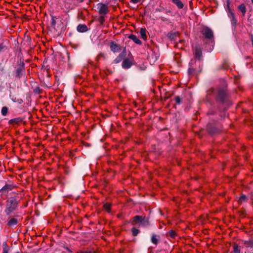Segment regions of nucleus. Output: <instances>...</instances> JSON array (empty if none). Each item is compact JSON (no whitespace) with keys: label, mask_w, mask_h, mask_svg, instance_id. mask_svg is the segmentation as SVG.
<instances>
[{"label":"nucleus","mask_w":253,"mask_h":253,"mask_svg":"<svg viewBox=\"0 0 253 253\" xmlns=\"http://www.w3.org/2000/svg\"><path fill=\"white\" fill-rule=\"evenodd\" d=\"M99 56L103 57V56H104V54L103 53H100V54H99Z\"/></svg>","instance_id":"obj_40"},{"label":"nucleus","mask_w":253,"mask_h":253,"mask_svg":"<svg viewBox=\"0 0 253 253\" xmlns=\"http://www.w3.org/2000/svg\"><path fill=\"white\" fill-rule=\"evenodd\" d=\"M127 203L129 202V201H128V199H127Z\"/></svg>","instance_id":"obj_43"},{"label":"nucleus","mask_w":253,"mask_h":253,"mask_svg":"<svg viewBox=\"0 0 253 253\" xmlns=\"http://www.w3.org/2000/svg\"><path fill=\"white\" fill-rule=\"evenodd\" d=\"M24 63L22 62L15 70V76L17 78H20L23 75V73L24 72Z\"/></svg>","instance_id":"obj_6"},{"label":"nucleus","mask_w":253,"mask_h":253,"mask_svg":"<svg viewBox=\"0 0 253 253\" xmlns=\"http://www.w3.org/2000/svg\"><path fill=\"white\" fill-rule=\"evenodd\" d=\"M169 235L170 237L174 238L176 235V233L174 231L171 230L169 232Z\"/></svg>","instance_id":"obj_32"},{"label":"nucleus","mask_w":253,"mask_h":253,"mask_svg":"<svg viewBox=\"0 0 253 253\" xmlns=\"http://www.w3.org/2000/svg\"><path fill=\"white\" fill-rule=\"evenodd\" d=\"M228 16L230 18L232 25H236L237 23V19L236 18L235 14L234 13L232 10H229L227 11Z\"/></svg>","instance_id":"obj_9"},{"label":"nucleus","mask_w":253,"mask_h":253,"mask_svg":"<svg viewBox=\"0 0 253 253\" xmlns=\"http://www.w3.org/2000/svg\"><path fill=\"white\" fill-rule=\"evenodd\" d=\"M10 248L8 246L6 242H4L2 243V251L3 253H8Z\"/></svg>","instance_id":"obj_18"},{"label":"nucleus","mask_w":253,"mask_h":253,"mask_svg":"<svg viewBox=\"0 0 253 253\" xmlns=\"http://www.w3.org/2000/svg\"><path fill=\"white\" fill-rule=\"evenodd\" d=\"M234 253H240V249L237 245H235L233 247Z\"/></svg>","instance_id":"obj_27"},{"label":"nucleus","mask_w":253,"mask_h":253,"mask_svg":"<svg viewBox=\"0 0 253 253\" xmlns=\"http://www.w3.org/2000/svg\"><path fill=\"white\" fill-rule=\"evenodd\" d=\"M175 100L177 104H180L181 103V99L179 96H176L175 98Z\"/></svg>","instance_id":"obj_35"},{"label":"nucleus","mask_w":253,"mask_h":253,"mask_svg":"<svg viewBox=\"0 0 253 253\" xmlns=\"http://www.w3.org/2000/svg\"><path fill=\"white\" fill-rule=\"evenodd\" d=\"M131 232L133 236H136L140 232V230L135 227H133L131 229Z\"/></svg>","instance_id":"obj_23"},{"label":"nucleus","mask_w":253,"mask_h":253,"mask_svg":"<svg viewBox=\"0 0 253 253\" xmlns=\"http://www.w3.org/2000/svg\"><path fill=\"white\" fill-rule=\"evenodd\" d=\"M104 209L108 212L110 211L111 210V205L109 203H106L104 205Z\"/></svg>","instance_id":"obj_26"},{"label":"nucleus","mask_w":253,"mask_h":253,"mask_svg":"<svg viewBox=\"0 0 253 253\" xmlns=\"http://www.w3.org/2000/svg\"><path fill=\"white\" fill-rule=\"evenodd\" d=\"M251 40H252V45L253 46V35L251 36Z\"/></svg>","instance_id":"obj_39"},{"label":"nucleus","mask_w":253,"mask_h":253,"mask_svg":"<svg viewBox=\"0 0 253 253\" xmlns=\"http://www.w3.org/2000/svg\"><path fill=\"white\" fill-rule=\"evenodd\" d=\"M143 216L140 215H136L131 219L130 221L133 224H139L140 225L142 220Z\"/></svg>","instance_id":"obj_10"},{"label":"nucleus","mask_w":253,"mask_h":253,"mask_svg":"<svg viewBox=\"0 0 253 253\" xmlns=\"http://www.w3.org/2000/svg\"><path fill=\"white\" fill-rule=\"evenodd\" d=\"M140 34L141 37V38L144 40L147 39V35H146V30L145 28H141L140 31Z\"/></svg>","instance_id":"obj_19"},{"label":"nucleus","mask_w":253,"mask_h":253,"mask_svg":"<svg viewBox=\"0 0 253 253\" xmlns=\"http://www.w3.org/2000/svg\"><path fill=\"white\" fill-rule=\"evenodd\" d=\"M19 253V252H17V253Z\"/></svg>","instance_id":"obj_44"},{"label":"nucleus","mask_w":253,"mask_h":253,"mask_svg":"<svg viewBox=\"0 0 253 253\" xmlns=\"http://www.w3.org/2000/svg\"><path fill=\"white\" fill-rule=\"evenodd\" d=\"M151 242L157 245L158 244V239L157 238V236L155 235H153L151 237Z\"/></svg>","instance_id":"obj_28"},{"label":"nucleus","mask_w":253,"mask_h":253,"mask_svg":"<svg viewBox=\"0 0 253 253\" xmlns=\"http://www.w3.org/2000/svg\"><path fill=\"white\" fill-rule=\"evenodd\" d=\"M129 38L131 39L135 43L138 44H141V42L137 37L134 35H131L129 36Z\"/></svg>","instance_id":"obj_17"},{"label":"nucleus","mask_w":253,"mask_h":253,"mask_svg":"<svg viewBox=\"0 0 253 253\" xmlns=\"http://www.w3.org/2000/svg\"><path fill=\"white\" fill-rule=\"evenodd\" d=\"M14 187V186L11 184L5 185L0 190V193L1 194L7 193L9 191L12 190Z\"/></svg>","instance_id":"obj_7"},{"label":"nucleus","mask_w":253,"mask_h":253,"mask_svg":"<svg viewBox=\"0 0 253 253\" xmlns=\"http://www.w3.org/2000/svg\"><path fill=\"white\" fill-rule=\"evenodd\" d=\"M67 250H68V251H69V252H71V250H70L69 249L67 248Z\"/></svg>","instance_id":"obj_42"},{"label":"nucleus","mask_w":253,"mask_h":253,"mask_svg":"<svg viewBox=\"0 0 253 253\" xmlns=\"http://www.w3.org/2000/svg\"><path fill=\"white\" fill-rule=\"evenodd\" d=\"M79 253H93V252L92 251L89 250V251H81Z\"/></svg>","instance_id":"obj_37"},{"label":"nucleus","mask_w":253,"mask_h":253,"mask_svg":"<svg viewBox=\"0 0 253 253\" xmlns=\"http://www.w3.org/2000/svg\"><path fill=\"white\" fill-rule=\"evenodd\" d=\"M22 121V119L20 118H16L14 119H11L9 122L10 124H18L19 123H21Z\"/></svg>","instance_id":"obj_20"},{"label":"nucleus","mask_w":253,"mask_h":253,"mask_svg":"<svg viewBox=\"0 0 253 253\" xmlns=\"http://www.w3.org/2000/svg\"><path fill=\"white\" fill-rule=\"evenodd\" d=\"M238 9L242 13L243 16H244L246 13V7L244 3L239 5L238 6Z\"/></svg>","instance_id":"obj_16"},{"label":"nucleus","mask_w":253,"mask_h":253,"mask_svg":"<svg viewBox=\"0 0 253 253\" xmlns=\"http://www.w3.org/2000/svg\"><path fill=\"white\" fill-rule=\"evenodd\" d=\"M126 53L125 52V48L122 52L115 59L114 63H119L123 61L122 67L124 69H126Z\"/></svg>","instance_id":"obj_3"},{"label":"nucleus","mask_w":253,"mask_h":253,"mask_svg":"<svg viewBox=\"0 0 253 253\" xmlns=\"http://www.w3.org/2000/svg\"><path fill=\"white\" fill-rule=\"evenodd\" d=\"M140 1V0H130V1L134 3H137L139 2Z\"/></svg>","instance_id":"obj_38"},{"label":"nucleus","mask_w":253,"mask_h":253,"mask_svg":"<svg viewBox=\"0 0 253 253\" xmlns=\"http://www.w3.org/2000/svg\"><path fill=\"white\" fill-rule=\"evenodd\" d=\"M97 6L100 14L105 15L108 12V7L107 4L103 3H98L97 4Z\"/></svg>","instance_id":"obj_5"},{"label":"nucleus","mask_w":253,"mask_h":253,"mask_svg":"<svg viewBox=\"0 0 253 253\" xmlns=\"http://www.w3.org/2000/svg\"><path fill=\"white\" fill-rule=\"evenodd\" d=\"M202 51L199 48H196L195 51V57L199 59H200L202 57Z\"/></svg>","instance_id":"obj_21"},{"label":"nucleus","mask_w":253,"mask_h":253,"mask_svg":"<svg viewBox=\"0 0 253 253\" xmlns=\"http://www.w3.org/2000/svg\"><path fill=\"white\" fill-rule=\"evenodd\" d=\"M110 47L111 51L114 52H119L122 49V47L120 45L113 42H110Z\"/></svg>","instance_id":"obj_8"},{"label":"nucleus","mask_w":253,"mask_h":253,"mask_svg":"<svg viewBox=\"0 0 253 253\" xmlns=\"http://www.w3.org/2000/svg\"><path fill=\"white\" fill-rule=\"evenodd\" d=\"M227 12L229 11V10H232L230 8V2L229 0H227V6H226Z\"/></svg>","instance_id":"obj_34"},{"label":"nucleus","mask_w":253,"mask_h":253,"mask_svg":"<svg viewBox=\"0 0 253 253\" xmlns=\"http://www.w3.org/2000/svg\"><path fill=\"white\" fill-rule=\"evenodd\" d=\"M213 93L215 94L217 101L222 103L226 101L228 98L226 84L224 83L223 87H218L214 90Z\"/></svg>","instance_id":"obj_1"},{"label":"nucleus","mask_w":253,"mask_h":253,"mask_svg":"<svg viewBox=\"0 0 253 253\" xmlns=\"http://www.w3.org/2000/svg\"><path fill=\"white\" fill-rule=\"evenodd\" d=\"M103 15H102L101 16H99L98 18V21L101 25H103L105 22V18Z\"/></svg>","instance_id":"obj_29"},{"label":"nucleus","mask_w":253,"mask_h":253,"mask_svg":"<svg viewBox=\"0 0 253 253\" xmlns=\"http://www.w3.org/2000/svg\"><path fill=\"white\" fill-rule=\"evenodd\" d=\"M201 33L207 39L211 40L213 38V32L212 30L208 27H204Z\"/></svg>","instance_id":"obj_4"},{"label":"nucleus","mask_w":253,"mask_h":253,"mask_svg":"<svg viewBox=\"0 0 253 253\" xmlns=\"http://www.w3.org/2000/svg\"><path fill=\"white\" fill-rule=\"evenodd\" d=\"M140 225L143 226H147L149 225V222L148 218L143 217L142 220L141 221V222L140 223Z\"/></svg>","instance_id":"obj_22"},{"label":"nucleus","mask_w":253,"mask_h":253,"mask_svg":"<svg viewBox=\"0 0 253 253\" xmlns=\"http://www.w3.org/2000/svg\"><path fill=\"white\" fill-rule=\"evenodd\" d=\"M201 71V69H199L198 71L196 70L195 69L193 68V67L189 68L188 70V73L190 75H198L199 74Z\"/></svg>","instance_id":"obj_15"},{"label":"nucleus","mask_w":253,"mask_h":253,"mask_svg":"<svg viewBox=\"0 0 253 253\" xmlns=\"http://www.w3.org/2000/svg\"><path fill=\"white\" fill-rule=\"evenodd\" d=\"M179 36V33L177 32L170 34L169 36V37L171 40H176V37Z\"/></svg>","instance_id":"obj_24"},{"label":"nucleus","mask_w":253,"mask_h":253,"mask_svg":"<svg viewBox=\"0 0 253 253\" xmlns=\"http://www.w3.org/2000/svg\"><path fill=\"white\" fill-rule=\"evenodd\" d=\"M77 30L80 33H84L87 32L88 29L85 24H79L77 26Z\"/></svg>","instance_id":"obj_11"},{"label":"nucleus","mask_w":253,"mask_h":253,"mask_svg":"<svg viewBox=\"0 0 253 253\" xmlns=\"http://www.w3.org/2000/svg\"><path fill=\"white\" fill-rule=\"evenodd\" d=\"M134 63L133 58L131 57L130 54H129L127 56V68L130 67L131 66L134 64Z\"/></svg>","instance_id":"obj_14"},{"label":"nucleus","mask_w":253,"mask_h":253,"mask_svg":"<svg viewBox=\"0 0 253 253\" xmlns=\"http://www.w3.org/2000/svg\"><path fill=\"white\" fill-rule=\"evenodd\" d=\"M6 49L5 46L3 42L0 43V52L2 51L3 50H4Z\"/></svg>","instance_id":"obj_33"},{"label":"nucleus","mask_w":253,"mask_h":253,"mask_svg":"<svg viewBox=\"0 0 253 253\" xmlns=\"http://www.w3.org/2000/svg\"><path fill=\"white\" fill-rule=\"evenodd\" d=\"M80 2H83L84 1V0H79Z\"/></svg>","instance_id":"obj_41"},{"label":"nucleus","mask_w":253,"mask_h":253,"mask_svg":"<svg viewBox=\"0 0 253 253\" xmlns=\"http://www.w3.org/2000/svg\"><path fill=\"white\" fill-rule=\"evenodd\" d=\"M137 68H138L139 69L141 70H145L146 69V67L144 65H143L142 66H137Z\"/></svg>","instance_id":"obj_36"},{"label":"nucleus","mask_w":253,"mask_h":253,"mask_svg":"<svg viewBox=\"0 0 253 253\" xmlns=\"http://www.w3.org/2000/svg\"><path fill=\"white\" fill-rule=\"evenodd\" d=\"M19 201L16 199L10 197L6 201V208L4 212L6 215H9L17 210Z\"/></svg>","instance_id":"obj_2"},{"label":"nucleus","mask_w":253,"mask_h":253,"mask_svg":"<svg viewBox=\"0 0 253 253\" xmlns=\"http://www.w3.org/2000/svg\"><path fill=\"white\" fill-rule=\"evenodd\" d=\"M8 112V108L6 107H3L1 109V114L5 116L7 115Z\"/></svg>","instance_id":"obj_25"},{"label":"nucleus","mask_w":253,"mask_h":253,"mask_svg":"<svg viewBox=\"0 0 253 253\" xmlns=\"http://www.w3.org/2000/svg\"><path fill=\"white\" fill-rule=\"evenodd\" d=\"M18 219L15 218H8L7 225L9 227H12L18 224Z\"/></svg>","instance_id":"obj_12"},{"label":"nucleus","mask_w":253,"mask_h":253,"mask_svg":"<svg viewBox=\"0 0 253 253\" xmlns=\"http://www.w3.org/2000/svg\"><path fill=\"white\" fill-rule=\"evenodd\" d=\"M247 200V197L246 195H242L240 198L238 200V202L240 203H242L243 202L246 201Z\"/></svg>","instance_id":"obj_30"},{"label":"nucleus","mask_w":253,"mask_h":253,"mask_svg":"<svg viewBox=\"0 0 253 253\" xmlns=\"http://www.w3.org/2000/svg\"><path fill=\"white\" fill-rule=\"evenodd\" d=\"M171 1L179 9H182L184 6V3L180 0H171Z\"/></svg>","instance_id":"obj_13"},{"label":"nucleus","mask_w":253,"mask_h":253,"mask_svg":"<svg viewBox=\"0 0 253 253\" xmlns=\"http://www.w3.org/2000/svg\"><path fill=\"white\" fill-rule=\"evenodd\" d=\"M55 17L52 16L51 18V26L54 27L56 25Z\"/></svg>","instance_id":"obj_31"}]
</instances>
